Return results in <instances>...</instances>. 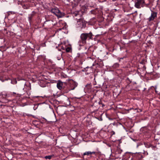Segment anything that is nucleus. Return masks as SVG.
Here are the masks:
<instances>
[{"mask_svg": "<svg viewBox=\"0 0 160 160\" xmlns=\"http://www.w3.org/2000/svg\"><path fill=\"white\" fill-rule=\"evenodd\" d=\"M93 35L92 32L82 33L81 34L80 40L78 43L80 46H83L86 43L87 40L92 39Z\"/></svg>", "mask_w": 160, "mask_h": 160, "instance_id": "nucleus-1", "label": "nucleus"}, {"mask_svg": "<svg viewBox=\"0 0 160 160\" xmlns=\"http://www.w3.org/2000/svg\"><path fill=\"white\" fill-rule=\"evenodd\" d=\"M145 2L144 0H137L135 3V7L137 8H140L144 7Z\"/></svg>", "mask_w": 160, "mask_h": 160, "instance_id": "nucleus-2", "label": "nucleus"}, {"mask_svg": "<svg viewBox=\"0 0 160 160\" xmlns=\"http://www.w3.org/2000/svg\"><path fill=\"white\" fill-rule=\"evenodd\" d=\"M37 12L33 11L32 12L28 15V20L30 24L32 21L33 18L36 15Z\"/></svg>", "mask_w": 160, "mask_h": 160, "instance_id": "nucleus-3", "label": "nucleus"}, {"mask_svg": "<svg viewBox=\"0 0 160 160\" xmlns=\"http://www.w3.org/2000/svg\"><path fill=\"white\" fill-rule=\"evenodd\" d=\"M76 24L77 28H82L84 25L83 20L81 18H79L78 19L77 23Z\"/></svg>", "mask_w": 160, "mask_h": 160, "instance_id": "nucleus-4", "label": "nucleus"}, {"mask_svg": "<svg viewBox=\"0 0 160 160\" xmlns=\"http://www.w3.org/2000/svg\"><path fill=\"white\" fill-rule=\"evenodd\" d=\"M51 11L52 13L57 16L61 14L60 11L57 8H52L51 9Z\"/></svg>", "mask_w": 160, "mask_h": 160, "instance_id": "nucleus-5", "label": "nucleus"}, {"mask_svg": "<svg viewBox=\"0 0 160 160\" xmlns=\"http://www.w3.org/2000/svg\"><path fill=\"white\" fill-rule=\"evenodd\" d=\"M84 71L86 72L87 74H88L93 72V69L92 67H87L84 69Z\"/></svg>", "mask_w": 160, "mask_h": 160, "instance_id": "nucleus-6", "label": "nucleus"}, {"mask_svg": "<svg viewBox=\"0 0 160 160\" xmlns=\"http://www.w3.org/2000/svg\"><path fill=\"white\" fill-rule=\"evenodd\" d=\"M157 13L155 12H152L151 14L150 17L148 18L149 21L153 20L157 17Z\"/></svg>", "mask_w": 160, "mask_h": 160, "instance_id": "nucleus-7", "label": "nucleus"}, {"mask_svg": "<svg viewBox=\"0 0 160 160\" xmlns=\"http://www.w3.org/2000/svg\"><path fill=\"white\" fill-rule=\"evenodd\" d=\"M98 103H95L92 105V107L93 108L94 111H97L99 108V107L98 105Z\"/></svg>", "mask_w": 160, "mask_h": 160, "instance_id": "nucleus-8", "label": "nucleus"}, {"mask_svg": "<svg viewBox=\"0 0 160 160\" xmlns=\"http://www.w3.org/2000/svg\"><path fill=\"white\" fill-rule=\"evenodd\" d=\"M98 103H95L92 105V107L93 108L94 111H97L99 108V107L98 105Z\"/></svg>", "mask_w": 160, "mask_h": 160, "instance_id": "nucleus-9", "label": "nucleus"}, {"mask_svg": "<svg viewBox=\"0 0 160 160\" xmlns=\"http://www.w3.org/2000/svg\"><path fill=\"white\" fill-rule=\"evenodd\" d=\"M62 82H61L60 81H58L57 84V88L59 90H61L62 88Z\"/></svg>", "mask_w": 160, "mask_h": 160, "instance_id": "nucleus-10", "label": "nucleus"}, {"mask_svg": "<svg viewBox=\"0 0 160 160\" xmlns=\"http://www.w3.org/2000/svg\"><path fill=\"white\" fill-rule=\"evenodd\" d=\"M144 144L145 145V147L147 148H149L152 146V145L149 143L144 142Z\"/></svg>", "mask_w": 160, "mask_h": 160, "instance_id": "nucleus-11", "label": "nucleus"}, {"mask_svg": "<svg viewBox=\"0 0 160 160\" xmlns=\"http://www.w3.org/2000/svg\"><path fill=\"white\" fill-rule=\"evenodd\" d=\"M58 47H59L60 48L58 49V50L59 51H62V50H65L66 47H64L62 46L61 45H58Z\"/></svg>", "mask_w": 160, "mask_h": 160, "instance_id": "nucleus-12", "label": "nucleus"}, {"mask_svg": "<svg viewBox=\"0 0 160 160\" xmlns=\"http://www.w3.org/2000/svg\"><path fill=\"white\" fill-rule=\"evenodd\" d=\"M67 52H70L72 51V48L71 47H68L65 48V50Z\"/></svg>", "mask_w": 160, "mask_h": 160, "instance_id": "nucleus-13", "label": "nucleus"}, {"mask_svg": "<svg viewBox=\"0 0 160 160\" xmlns=\"http://www.w3.org/2000/svg\"><path fill=\"white\" fill-rule=\"evenodd\" d=\"M17 81L16 79H14L11 81V83L13 84H16L17 83Z\"/></svg>", "mask_w": 160, "mask_h": 160, "instance_id": "nucleus-14", "label": "nucleus"}, {"mask_svg": "<svg viewBox=\"0 0 160 160\" xmlns=\"http://www.w3.org/2000/svg\"><path fill=\"white\" fill-rule=\"evenodd\" d=\"M98 105L99 106V107H102L103 108L105 106V105L103 104L101 101L99 102H98Z\"/></svg>", "mask_w": 160, "mask_h": 160, "instance_id": "nucleus-15", "label": "nucleus"}, {"mask_svg": "<svg viewBox=\"0 0 160 160\" xmlns=\"http://www.w3.org/2000/svg\"><path fill=\"white\" fill-rule=\"evenodd\" d=\"M90 154H91L90 151H88L84 152L83 155V156H85L86 155H89Z\"/></svg>", "mask_w": 160, "mask_h": 160, "instance_id": "nucleus-16", "label": "nucleus"}, {"mask_svg": "<svg viewBox=\"0 0 160 160\" xmlns=\"http://www.w3.org/2000/svg\"><path fill=\"white\" fill-rule=\"evenodd\" d=\"M119 66V64L118 63H116L113 65V67L116 68L118 67Z\"/></svg>", "mask_w": 160, "mask_h": 160, "instance_id": "nucleus-17", "label": "nucleus"}, {"mask_svg": "<svg viewBox=\"0 0 160 160\" xmlns=\"http://www.w3.org/2000/svg\"><path fill=\"white\" fill-rule=\"evenodd\" d=\"M52 156L51 155L46 156L45 157V158L46 159H50L51 158Z\"/></svg>", "mask_w": 160, "mask_h": 160, "instance_id": "nucleus-18", "label": "nucleus"}, {"mask_svg": "<svg viewBox=\"0 0 160 160\" xmlns=\"http://www.w3.org/2000/svg\"><path fill=\"white\" fill-rule=\"evenodd\" d=\"M66 102H66V103H67V105H70V101L68 99H67Z\"/></svg>", "mask_w": 160, "mask_h": 160, "instance_id": "nucleus-19", "label": "nucleus"}, {"mask_svg": "<svg viewBox=\"0 0 160 160\" xmlns=\"http://www.w3.org/2000/svg\"><path fill=\"white\" fill-rule=\"evenodd\" d=\"M90 153L91 154H95V155H97L98 153V152H90Z\"/></svg>", "mask_w": 160, "mask_h": 160, "instance_id": "nucleus-20", "label": "nucleus"}, {"mask_svg": "<svg viewBox=\"0 0 160 160\" xmlns=\"http://www.w3.org/2000/svg\"><path fill=\"white\" fill-rule=\"evenodd\" d=\"M95 118H97V119H98V120L100 121H102V117H99V118L95 117Z\"/></svg>", "mask_w": 160, "mask_h": 160, "instance_id": "nucleus-21", "label": "nucleus"}, {"mask_svg": "<svg viewBox=\"0 0 160 160\" xmlns=\"http://www.w3.org/2000/svg\"><path fill=\"white\" fill-rule=\"evenodd\" d=\"M135 110H137V112H140L142 111V110L141 109H140L136 108L135 109Z\"/></svg>", "mask_w": 160, "mask_h": 160, "instance_id": "nucleus-22", "label": "nucleus"}, {"mask_svg": "<svg viewBox=\"0 0 160 160\" xmlns=\"http://www.w3.org/2000/svg\"><path fill=\"white\" fill-rule=\"evenodd\" d=\"M74 85H75L74 87L73 88H71L70 89V90H73L74 89V88H75L77 86V85L75 83H74Z\"/></svg>", "mask_w": 160, "mask_h": 160, "instance_id": "nucleus-23", "label": "nucleus"}, {"mask_svg": "<svg viewBox=\"0 0 160 160\" xmlns=\"http://www.w3.org/2000/svg\"><path fill=\"white\" fill-rule=\"evenodd\" d=\"M60 54H61V56H62V53H61ZM61 57H57L58 59V60H60V59H61Z\"/></svg>", "mask_w": 160, "mask_h": 160, "instance_id": "nucleus-24", "label": "nucleus"}, {"mask_svg": "<svg viewBox=\"0 0 160 160\" xmlns=\"http://www.w3.org/2000/svg\"><path fill=\"white\" fill-rule=\"evenodd\" d=\"M13 94H17L18 95H19V94L17 93H16L14 92H13L11 94V95H12Z\"/></svg>", "mask_w": 160, "mask_h": 160, "instance_id": "nucleus-25", "label": "nucleus"}, {"mask_svg": "<svg viewBox=\"0 0 160 160\" xmlns=\"http://www.w3.org/2000/svg\"><path fill=\"white\" fill-rule=\"evenodd\" d=\"M143 153L145 154L146 155H147L148 154V153L147 152H145V151H144Z\"/></svg>", "mask_w": 160, "mask_h": 160, "instance_id": "nucleus-26", "label": "nucleus"}, {"mask_svg": "<svg viewBox=\"0 0 160 160\" xmlns=\"http://www.w3.org/2000/svg\"><path fill=\"white\" fill-rule=\"evenodd\" d=\"M80 56V54H78V55L77 56V57H79Z\"/></svg>", "mask_w": 160, "mask_h": 160, "instance_id": "nucleus-27", "label": "nucleus"}, {"mask_svg": "<svg viewBox=\"0 0 160 160\" xmlns=\"http://www.w3.org/2000/svg\"><path fill=\"white\" fill-rule=\"evenodd\" d=\"M94 11V10H92L90 11V12L92 13H93V12Z\"/></svg>", "mask_w": 160, "mask_h": 160, "instance_id": "nucleus-28", "label": "nucleus"}, {"mask_svg": "<svg viewBox=\"0 0 160 160\" xmlns=\"http://www.w3.org/2000/svg\"><path fill=\"white\" fill-rule=\"evenodd\" d=\"M112 134H115V132L114 131H112Z\"/></svg>", "mask_w": 160, "mask_h": 160, "instance_id": "nucleus-29", "label": "nucleus"}, {"mask_svg": "<svg viewBox=\"0 0 160 160\" xmlns=\"http://www.w3.org/2000/svg\"><path fill=\"white\" fill-rule=\"evenodd\" d=\"M113 1H115L116 0H112Z\"/></svg>", "mask_w": 160, "mask_h": 160, "instance_id": "nucleus-30", "label": "nucleus"}, {"mask_svg": "<svg viewBox=\"0 0 160 160\" xmlns=\"http://www.w3.org/2000/svg\"><path fill=\"white\" fill-rule=\"evenodd\" d=\"M123 59V58H121V59Z\"/></svg>", "mask_w": 160, "mask_h": 160, "instance_id": "nucleus-31", "label": "nucleus"}, {"mask_svg": "<svg viewBox=\"0 0 160 160\" xmlns=\"http://www.w3.org/2000/svg\"><path fill=\"white\" fill-rule=\"evenodd\" d=\"M66 1H69V0H66Z\"/></svg>", "mask_w": 160, "mask_h": 160, "instance_id": "nucleus-32", "label": "nucleus"}, {"mask_svg": "<svg viewBox=\"0 0 160 160\" xmlns=\"http://www.w3.org/2000/svg\"><path fill=\"white\" fill-rule=\"evenodd\" d=\"M56 48H58V47H57H57H56Z\"/></svg>", "mask_w": 160, "mask_h": 160, "instance_id": "nucleus-33", "label": "nucleus"}]
</instances>
